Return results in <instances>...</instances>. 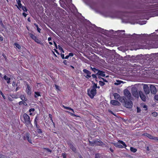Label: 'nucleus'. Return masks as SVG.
Returning <instances> with one entry per match:
<instances>
[{
    "label": "nucleus",
    "instance_id": "obj_10",
    "mask_svg": "<svg viewBox=\"0 0 158 158\" xmlns=\"http://www.w3.org/2000/svg\"><path fill=\"white\" fill-rule=\"evenodd\" d=\"M143 135L148 137L150 139H153L154 140H156L157 138V137H153L151 135L147 133H144L143 134Z\"/></svg>",
    "mask_w": 158,
    "mask_h": 158
},
{
    "label": "nucleus",
    "instance_id": "obj_14",
    "mask_svg": "<svg viewBox=\"0 0 158 158\" xmlns=\"http://www.w3.org/2000/svg\"><path fill=\"white\" fill-rule=\"evenodd\" d=\"M139 94L140 95V97L141 99L143 101H145L146 100V98L145 95L142 92L140 91L139 92Z\"/></svg>",
    "mask_w": 158,
    "mask_h": 158
},
{
    "label": "nucleus",
    "instance_id": "obj_11",
    "mask_svg": "<svg viewBox=\"0 0 158 158\" xmlns=\"http://www.w3.org/2000/svg\"><path fill=\"white\" fill-rule=\"evenodd\" d=\"M150 87L151 93L155 94L157 92V89L156 87L153 85H150Z\"/></svg>",
    "mask_w": 158,
    "mask_h": 158
},
{
    "label": "nucleus",
    "instance_id": "obj_62",
    "mask_svg": "<svg viewBox=\"0 0 158 158\" xmlns=\"http://www.w3.org/2000/svg\"><path fill=\"white\" fill-rule=\"evenodd\" d=\"M3 40V38L2 37H0V41H2Z\"/></svg>",
    "mask_w": 158,
    "mask_h": 158
},
{
    "label": "nucleus",
    "instance_id": "obj_35",
    "mask_svg": "<svg viewBox=\"0 0 158 158\" xmlns=\"http://www.w3.org/2000/svg\"><path fill=\"white\" fill-rule=\"evenodd\" d=\"M58 47L59 49L61 51L63 52H64V51L63 50V49L62 48L60 45H58Z\"/></svg>",
    "mask_w": 158,
    "mask_h": 158
},
{
    "label": "nucleus",
    "instance_id": "obj_59",
    "mask_svg": "<svg viewBox=\"0 0 158 158\" xmlns=\"http://www.w3.org/2000/svg\"><path fill=\"white\" fill-rule=\"evenodd\" d=\"M47 151L48 152H51V150H50L49 149H48V148H47Z\"/></svg>",
    "mask_w": 158,
    "mask_h": 158
},
{
    "label": "nucleus",
    "instance_id": "obj_63",
    "mask_svg": "<svg viewBox=\"0 0 158 158\" xmlns=\"http://www.w3.org/2000/svg\"><path fill=\"white\" fill-rule=\"evenodd\" d=\"M1 94L2 95V97L4 98H5V96L1 92Z\"/></svg>",
    "mask_w": 158,
    "mask_h": 158
},
{
    "label": "nucleus",
    "instance_id": "obj_61",
    "mask_svg": "<svg viewBox=\"0 0 158 158\" xmlns=\"http://www.w3.org/2000/svg\"><path fill=\"white\" fill-rule=\"evenodd\" d=\"M23 104L25 105H27V104L26 103V102H23Z\"/></svg>",
    "mask_w": 158,
    "mask_h": 158
},
{
    "label": "nucleus",
    "instance_id": "obj_56",
    "mask_svg": "<svg viewBox=\"0 0 158 158\" xmlns=\"http://www.w3.org/2000/svg\"><path fill=\"white\" fill-rule=\"evenodd\" d=\"M69 56L68 55H67V56H66L65 57H64V59H68L69 57Z\"/></svg>",
    "mask_w": 158,
    "mask_h": 158
},
{
    "label": "nucleus",
    "instance_id": "obj_55",
    "mask_svg": "<svg viewBox=\"0 0 158 158\" xmlns=\"http://www.w3.org/2000/svg\"><path fill=\"white\" fill-rule=\"evenodd\" d=\"M69 113L71 115V116H76V115L73 114V113Z\"/></svg>",
    "mask_w": 158,
    "mask_h": 158
},
{
    "label": "nucleus",
    "instance_id": "obj_21",
    "mask_svg": "<svg viewBox=\"0 0 158 158\" xmlns=\"http://www.w3.org/2000/svg\"><path fill=\"white\" fill-rule=\"evenodd\" d=\"M130 150L131 151V152L135 153L137 151V150L135 148L131 147L130 148Z\"/></svg>",
    "mask_w": 158,
    "mask_h": 158
},
{
    "label": "nucleus",
    "instance_id": "obj_13",
    "mask_svg": "<svg viewBox=\"0 0 158 158\" xmlns=\"http://www.w3.org/2000/svg\"><path fill=\"white\" fill-rule=\"evenodd\" d=\"M110 103L114 106H119L120 105L119 102L115 100H111L110 102Z\"/></svg>",
    "mask_w": 158,
    "mask_h": 158
},
{
    "label": "nucleus",
    "instance_id": "obj_60",
    "mask_svg": "<svg viewBox=\"0 0 158 158\" xmlns=\"http://www.w3.org/2000/svg\"><path fill=\"white\" fill-rule=\"evenodd\" d=\"M52 40V39L51 37H49L48 38V40L50 41Z\"/></svg>",
    "mask_w": 158,
    "mask_h": 158
},
{
    "label": "nucleus",
    "instance_id": "obj_32",
    "mask_svg": "<svg viewBox=\"0 0 158 158\" xmlns=\"http://www.w3.org/2000/svg\"><path fill=\"white\" fill-rule=\"evenodd\" d=\"M3 78L5 80H10V78L8 77L6 75H5L3 77Z\"/></svg>",
    "mask_w": 158,
    "mask_h": 158
},
{
    "label": "nucleus",
    "instance_id": "obj_37",
    "mask_svg": "<svg viewBox=\"0 0 158 158\" xmlns=\"http://www.w3.org/2000/svg\"><path fill=\"white\" fill-rule=\"evenodd\" d=\"M99 83V84L101 86H103L105 85V83L103 81H100Z\"/></svg>",
    "mask_w": 158,
    "mask_h": 158
},
{
    "label": "nucleus",
    "instance_id": "obj_46",
    "mask_svg": "<svg viewBox=\"0 0 158 158\" xmlns=\"http://www.w3.org/2000/svg\"><path fill=\"white\" fill-rule=\"evenodd\" d=\"M69 56H73V54L72 53H70L69 54Z\"/></svg>",
    "mask_w": 158,
    "mask_h": 158
},
{
    "label": "nucleus",
    "instance_id": "obj_20",
    "mask_svg": "<svg viewBox=\"0 0 158 158\" xmlns=\"http://www.w3.org/2000/svg\"><path fill=\"white\" fill-rule=\"evenodd\" d=\"M35 98H37L39 96H41L40 93L39 92H35Z\"/></svg>",
    "mask_w": 158,
    "mask_h": 158
},
{
    "label": "nucleus",
    "instance_id": "obj_33",
    "mask_svg": "<svg viewBox=\"0 0 158 158\" xmlns=\"http://www.w3.org/2000/svg\"><path fill=\"white\" fill-rule=\"evenodd\" d=\"M97 88V84H96L94 83L92 87L91 88L92 89H96Z\"/></svg>",
    "mask_w": 158,
    "mask_h": 158
},
{
    "label": "nucleus",
    "instance_id": "obj_7",
    "mask_svg": "<svg viewBox=\"0 0 158 158\" xmlns=\"http://www.w3.org/2000/svg\"><path fill=\"white\" fill-rule=\"evenodd\" d=\"M30 134L28 133H26L24 136V140H27L30 143H32V140L31 138H30Z\"/></svg>",
    "mask_w": 158,
    "mask_h": 158
},
{
    "label": "nucleus",
    "instance_id": "obj_18",
    "mask_svg": "<svg viewBox=\"0 0 158 158\" xmlns=\"http://www.w3.org/2000/svg\"><path fill=\"white\" fill-rule=\"evenodd\" d=\"M26 91L27 93L28 94H31V88L29 85H27V88L26 89Z\"/></svg>",
    "mask_w": 158,
    "mask_h": 158
},
{
    "label": "nucleus",
    "instance_id": "obj_27",
    "mask_svg": "<svg viewBox=\"0 0 158 158\" xmlns=\"http://www.w3.org/2000/svg\"><path fill=\"white\" fill-rule=\"evenodd\" d=\"M119 100L121 102H124L125 103V102L126 101H125L124 98H119Z\"/></svg>",
    "mask_w": 158,
    "mask_h": 158
},
{
    "label": "nucleus",
    "instance_id": "obj_40",
    "mask_svg": "<svg viewBox=\"0 0 158 158\" xmlns=\"http://www.w3.org/2000/svg\"><path fill=\"white\" fill-rule=\"evenodd\" d=\"M152 114L153 116H154V117H156L157 116V114L156 112H154L152 113Z\"/></svg>",
    "mask_w": 158,
    "mask_h": 158
},
{
    "label": "nucleus",
    "instance_id": "obj_53",
    "mask_svg": "<svg viewBox=\"0 0 158 158\" xmlns=\"http://www.w3.org/2000/svg\"><path fill=\"white\" fill-rule=\"evenodd\" d=\"M54 43L55 46L56 48L57 49V44L55 42H54Z\"/></svg>",
    "mask_w": 158,
    "mask_h": 158
},
{
    "label": "nucleus",
    "instance_id": "obj_52",
    "mask_svg": "<svg viewBox=\"0 0 158 158\" xmlns=\"http://www.w3.org/2000/svg\"><path fill=\"white\" fill-rule=\"evenodd\" d=\"M52 115H51L50 114H49V117L50 118L51 120H52V122H53V120H52Z\"/></svg>",
    "mask_w": 158,
    "mask_h": 158
},
{
    "label": "nucleus",
    "instance_id": "obj_1",
    "mask_svg": "<svg viewBox=\"0 0 158 158\" xmlns=\"http://www.w3.org/2000/svg\"><path fill=\"white\" fill-rule=\"evenodd\" d=\"M23 123L26 124L27 127L30 126L31 125V121L30 117L26 113L23 114Z\"/></svg>",
    "mask_w": 158,
    "mask_h": 158
},
{
    "label": "nucleus",
    "instance_id": "obj_17",
    "mask_svg": "<svg viewBox=\"0 0 158 158\" xmlns=\"http://www.w3.org/2000/svg\"><path fill=\"white\" fill-rule=\"evenodd\" d=\"M97 74L98 75H100L102 77H105V75L104 72L99 70L97 72Z\"/></svg>",
    "mask_w": 158,
    "mask_h": 158
},
{
    "label": "nucleus",
    "instance_id": "obj_6",
    "mask_svg": "<svg viewBox=\"0 0 158 158\" xmlns=\"http://www.w3.org/2000/svg\"><path fill=\"white\" fill-rule=\"evenodd\" d=\"M133 105V103L131 101H126L125 102L124 106L127 108H131Z\"/></svg>",
    "mask_w": 158,
    "mask_h": 158
},
{
    "label": "nucleus",
    "instance_id": "obj_48",
    "mask_svg": "<svg viewBox=\"0 0 158 158\" xmlns=\"http://www.w3.org/2000/svg\"><path fill=\"white\" fill-rule=\"evenodd\" d=\"M92 77L94 78H96V76L95 74H92Z\"/></svg>",
    "mask_w": 158,
    "mask_h": 158
},
{
    "label": "nucleus",
    "instance_id": "obj_54",
    "mask_svg": "<svg viewBox=\"0 0 158 158\" xmlns=\"http://www.w3.org/2000/svg\"><path fill=\"white\" fill-rule=\"evenodd\" d=\"M15 85V82L14 81H13L12 83V86L14 87Z\"/></svg>",
    "mask_w": 158,
    "mask_h": 158
},
{
    "label": "nucleus",
    "instance_id": "obj_30",
    "mask_svg": "<svg viewBox=\"0 0 158 158\" xmlns=\"http://www.w3.org/2000/svg\"><path fill=\"white\" fill-rule=\"evenodd\" d=\"M96 141H94L92 142L89 141V144L91 146H93V144L96 143Z\"/></svg>",
    "mask_w": 158,
    "mask_h": 158
},
{
    "label": "nucleus",
    "instance_id": "obj_29",
    "mask_svg": "<svg viewBox=\"0 0 158 158\" xmlns=\"http://www.w3.org/2000/svg\"><path fill=\"white\" fill-rule=\"evenodd\" d=\"M121 82L122 81H121L117 80L116 81V82L114 83V85H118L121 84Z\"/></svg>",
    "mask_w": 158,
    "mask_h": 158
},
{
    "label": "nucleus",
    "instance_id": "obj_41",
    "mask_svg": "<svg viewBox=\"0 0 158 158\" xmlns=\"http://www.w3.org/2000/svg\"><path fill=\"white\" fill-rule=\"evenodd\" d=\"M35 109L34 108H31L29 110V112H33L35 111Z\"/></svg>",
    "mask_w": 158,
    "mask_h": 158
},
{
    "label": "nucleus",
    "instance_id": "obj_64",
    "mask_svg": "<svg viewBox=\"0 0 158 158\" xmlns=\"http://www.w3.org/2000/svg\"><path fill=\"white\" fill-rule=\"evenodd\" d=\"M137 112H140V110H139V108L138 107H137Z\"/></svg>",
    "mask_w": 158,
    "mask_h": 158
},
{
    "label": "nucleus",
    "instance_id": "obj_57",
    "mask_svg": "<svg viewBox=\"0 0 158 158\" xmlns=\"http://www.w3.org/2000/svg\"><path fill=\"white\" fill-rule=\"evenodd\" d=\"M62 156H63V158H64V157H66L65 154L64 153H62Z\"/></svg>",
    "mask_w": 158,
    "mask_h": 158
},
{
    "label": "nucleus",
    "instance_id": "obj_47",
    "mask_svg": "<svg viewBox=\"0 0 158 158\" xmlns=\"http://www.w3.org/2000/svg\"><path fill=\"white\" fill-rule=\"evenodd\" d=\"M36 118H35V121H34V123L36 125V126H37V122L36 121Z\"/></svg>",
    "mask_w": 158,
    "mask_h": 158
},
{
    "label": "nucleus",
    "instance_id": "obj_39",
    "mask_svg": "<svg viewBox=\"0 0 158 158\" xmlns=\"http://www.w3.org/2000/svg\"><path fill=\"white\" fill-rule=\"evenodd\" d=\"M146 21H142L139 24L140 25H143L145 24L146 23Z\"/></svg>",
    "mask_w": 158,
    "mask_h": 158
},
{
    "label": "nucleus",
    "instance_id": "obj_15",
    "mask_svg": "<svg viewBox=\"0 0 158 158\" xmlns=\"http://www.w3.org/2000/svg\"><path fill=\"white\" fill-rule=\"evenodd\" d=\"M154 47L152 44V42L149 41L148 45H146L145 48L146 49H150L154 48Z\"/></svg>",
    "mask_w": 158,
    "mask_h": 158
},
{
    "label": "nucleus",
    "instance_id": "obj_31",
    "mask_svg": "<svg viewBox=\"0 0 158 158\" xmlns=\"http://www.w3.org/2000/svg\"><path fill=\"white\" fill-rule=\"evenodd\" d=\"M15 45L16 46V47L18 48V49H20L21 48L20 46L18 43H15Z\"/></svg>",
    "mask_w": 158,
    "mask_h": 158
},
{
    "label": "nucleus",
    "instance_id": "obj_51",
    "mask_svg": "<svg viewBox=\"0 0 158 158\" xmlns=\"http://www.w3.org/2000/svg\"><path fill=\"white\" fill-rule=\"evenodd\" d=\"M23 101H20L19 102V105H21L22 104H23Z\"/></svg>",
    "mask_w": 158,
    "mask_h": 158
},
{
    "label": "nucleus",
    "instance_id": "obj_2",
    "mask_svg": "<svg viewBox=\"0 0 158 158\" xmlns=\"http://www.w3.org/2000/svg\"><path fill=\"white\" fill-rule=\"evenodd\" d=\"M113 144L116 147L120 148H123V146L125 147L127 146L126 144L123 141L120 140H118L117 143H114Z\"/></svg>",
    "mask_w": 158,
    "mask_h": 158
},
{
    "label": "nucleus",
    "instance_id": "obj_49",
    "mask_svg": "<svg viewBox=\"0 0 158 158\" xmlns=\"http://www.w3.org/2000/svg\"><path fill=\"white\" fill-rule=\"evenodd\" d=\"M23 15L25 17H26L27 15V14L25 12L23 13Z\"/></svg>",
    "mask_w": 158,
    "mask_h": 158
},
{
    "label": "nucleus",
    "instance_id": "obj_4",
    "mask_svg": "<svg viewBox=\"0 0 158 158\" xmlns=\"http://www.w3.org/2000/svg\"><path fill=\"white\" fill-rule=\"evenodd\" d=\"M17 3L18 4V6L16 5L17 8L20 10H23L24 11H27V10L26 7L25 6H22L21 3V1L20 0H16Z\"/></svg>",
    "mask_w": 158,
    "mask_h": 158
},
{
    "label": "nucleus",
    "instance_id": "obj_3",
    "mask_svg": "<svg viewBox=\"0 0 158 158\" xmlns=\"http://www.w3.org/2000/svg\"><path fill=\"white\" fill-rule=\"evenodd\" d=\"M88 94L91 98H93L96 94V90L92 88L88 89Z\"/></svg>",
    "mask_w": 158,
    "mask_h": 158
},
{
    "label": "nucleus",
    "instance_id": "obj_43",
    "mask_svg": "<svg viewBox=\"0 0 158 158\" xmlns=\"http://www.w3.org/2000/svg\"><path fill=\"white\" fill-rule=\"evenodd\" d=\"M95 158H99V155L98 154H96L95 155Z\"/></svg>",
    "mask_w": 158,
    "mask_h": 158
},
{
    "label": "nucleus",
    "instance_id": "obj_19",
    "mask_svg": "<svg viewBox=\"0 0 158 158\" xmlns=\"http://www.w3.org/2000/svg\"><path fill=\"white\" fill-rule=\"evenodd\" d=\"M113 95L115 99H118L120 98V96L119 94L117 93H114Z\"/></svg>",
    "mask_w": 158,
    "mask_h": 158
},
{
    "label": "nucleus",
    "instance_id": "obj_58",
    "mask_svg": "<svg viewBox=\"0 0 158 158\" xmlns=\"http://www.w3.org/2000/svg\"><path fill=\"white\" fill-rule=\"evenodd\" d=\"M10 80H7V83L9 84L10 83Z\"/></svg>",
    "mask_w": 158,
    "mask_h": 158
},
{
    "label": "nucleus",
    "instance_id": "obj_9",
    "mask_svg": "<svg viewBox=\"0 0 158 158\" xmlns=\"http://www.w3.org/2000/svg\"><path fill=\"white\" fill-rule=\"evenodd\" d=\"M83 71L84 73L86 75H84V76H85V77L88 78L91 77V73L89 71L86 69H83Z\"/></svg>",
    "mask_w": 158,
    "mask_h": 158
},
{
    "label": "nucleus",
    "instance_id": "obj_22",
    "mask_svg": "<svg viewBox=\"0 0 158 158\" xmlns=\"http://www.w3.org/2000/svg\"><path fill=\"white\" fill-rule=\"evenodd\" d=\"M30 35L31 37L34 40L37 38V37L32 34H30Z\"/></svg>",
    "mask_w": 158,
    "mask_h": 158
},
{
    "label": "nucleus",
    "instance_id": "obj_42",
    "mask_svg": "<svg viewBox=\"0 0 158 158\" xmlns=\"http://www.w3.org/2000/svg\"><path fill=\"white\" fill-rule=\"evenodd\" d=\"M67 2L69 4H72V0H66Z\"/></svg>",
    "mask_w": 158,
    "mask_h": 158
},
{
    "label": "nucleus",
    "instance_id": "obj_25",
    "mask_svg": "<svg viewBox=\"0 0 158 158\" xmlns=\"http://www.w3.org/2000/svg\"><path fill=\"white\" fill-rule=\"evenodd\" d=\"M34 41L38 44H41V41L37 38H36Z\"/></svg>",
    "mask_w": 158,
    "mask_h": 158
},
{
    "label": "nucleus",
    "instance_id": "obj_24",
    "mask_svg": "<svg viewBox=\"0 0 158 158\" xmlns=\"http://www.w3.org/2000/svg\"><path fill=\"white\" fill-rule=\"evenodd\" d=\"M63 107L65 109H66L67 110H69L72 111L73 112H74L73 110V109H72L71 108H70L69 107L65 106H63Z\"/></svg>",
    "mask_w": 158,
    "mask_h": 158
},
{
    "label": "nucleus",
    "instance_id": "obj_8",
    "mask_svg": "<svg viewBox=\"0 0 158 158\" xmlns=\"http://www.w3.org/2000/svg\"><path fill=\"white\" fill-rule=\"evenodd\" d=\"M143 89L146 94H148L150 93V89L148 85L143 84Z\"/></svg>",
    "mask_w": 158,
    "mask_h": 158
},
{
    "label": "nucleus",
    "instance_id": "obj_38",
    "mask_svg": "<svg viewBox=\"0 0 158 158\" xmlns=\"http://www.w3.org/2000/svg\"><path fill=\"white\" fill-rule=\"evenodd\" d=\"M104 145H105V144L101 141H100V143H99V144H97V145L99 146H102Z\"/></svg>",
    "mask_w": 158,
    "mask_h": 158
},
{
    "label": "nucleus",
    "instance_id": "obj_34",
    "mask_svg": "<svg viewBox=\"0 0 158 158\" xmlns=\"http://www.w3.org/2000/svg\"><path fill=\"white\" fill-rule=\"evenodd\" d=\"M55 87H56V89L58 90H60V87L59 86L57 85H55Z\"/></svg>",
    "mask_w": 158,
    "mask_h": 158
},
{
    "label": "nucleus",
    "instance_id": "obj_26",
    "mask_svg": "<svg viewBox=\"0 0 158 158\" xmlns=\"http://www.w3.org/2000/svg\"><path fill=\"white\" fill-rule=\"evenodd\" d=\"M34 25L37 28L38 31L40 33V31L41 30V29L39 27L38 25L36 23H34Z\"/></svg>",
    "mask_w": 158,
    "mask_h": 158
},
{
    "label": "nucleus",
    "instance_id": "obj_5",
    "mask_svg": "<svg viewBox=\"0 0 158 158\" xmlns=\"http://www.w3.org/2000/svg\"><path fill=\"white\" fill-rule=\"evenodd\" d=\"M125 96L128 99H130L131 98V95L130 91L127 89H125L124 91Z\"/></svg>",
    "mask_w": 158,
    "mask_h": 158
},
{
    "label": "nucleus",
    "instance_id": "obj_45",
    "mask_svg": "<svg viewBox=\"0 0 158 158\" xmlns=\"http://www.w3.org/2000/svg\"><path fill=\"white\" fill-rule=\"evenodd\" d=\"M63 62L65 64L67 65V61L66 60H64Z\"/></svg>",
    "mask_w": 158,
    "mask_h": 158
},
{
    "label": "nucleus",
    "instance_id": "obj_36",
    "mask_svg": "<svg viewBox=\"0 0 158 158\" xmlns=\"http://www.w3.org/2000/svg\"><path fill=\"white\" fill-rule=\"evenodd\" d=\"M37 131L38 133L41 134L42 133V130L40 129H38L37 130Z\"/></svg>",
    "mask_w": 158,
    "mask_h": 158
},
{
    "label": "nucleus",
    "instance_id": "obj_16",
    "mask_svg": "<svg viewBox=\"0 0 158 158\" xmlns=\"http://www.w3.org/2000/svg\"><path fill=\"white\" fill-rule=\"evenodd\" d=\"M68 145L70 148L73 151L75 152L76 151V149L72 143H68Z\"/></svg>",
    "mask_w": 158,
    "mask_h": 158
},
{
    "label": "nucleus",
    "instance_id": "obj_12",
    "mask_svg": "<svg viewBox=\"0 0 158 158\" xmlns=\"http://www.w3.org/2000/svg\"><path fill=\"white\" fill-rule=\"evenodd\" d=\"M132 93L133 95L135 97H138V94L137 91L135 87H133L132 88Z\"/></svg>",
    "mask_w": 158,
    "mask_h": 158
},
{
    "label": "nucleus",
    "instance_id": "obj_28",
    "mask_svg": "<svg viewBox=\"0 0 158 158\" xmlns=\"http://www.w3.org/2000/svg\"><path fill=\"white\" fill-rule=\"evenodd\" d=\"M91 69H92V71H93L94 72H98V71H99V70L98 69H96L95 68H92V67H91Z\"/></svg>",
    "mask_w": 158,
    "mask_h": 158
},
{
    "label": "nucleus",
    "instance_id": "obj_23",
    "mask_svg": "<svg viewBox=\"0 0 158 158\" xmlns=\"http://www.w3.org/2000/svg\"><path fill=\"white\" fill-rule=\"evenodd\" d=\"M20 98L23 101L24 100L25 101H26L27 100V99L25 98L24 96L23 95H21Z\"/></svg>",
    "mask_w": 158,
    "mask_h": 158
},
{
    "label": "nucleus",
    "instance_id": "obj_44",
    "mask_svg": "<svg viewBox=\"0 0 158 158\" xmlns=\"http://www.w3.org/2000/svg\"><path fill=\"white\" fill-rule=\"evenodd\" d=\"M61 56L63 59H64V55L63 54L61 53L60 54Z\"/></svg>",
    "mask_w": 158,
    "mask_h": 158
},
{
    "label": "nucleus",
    "instance_id": "obj_50",
    "mask_svg": "<svg viewBox=\"0 0 158 158\" xmlns=\"http://www.w3.org/2000/svg\"><path fill=\"white\" fill-rule=\"evenodd\" d=\"M117 31H119L120 32H125V31L123 30H118Z\"/></svg>",
    "mask_w": 158,
    "mask_h": 158
}]
</instances>
